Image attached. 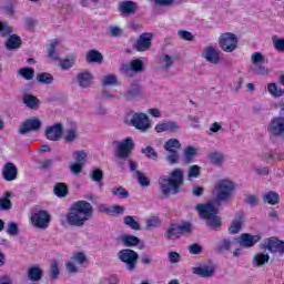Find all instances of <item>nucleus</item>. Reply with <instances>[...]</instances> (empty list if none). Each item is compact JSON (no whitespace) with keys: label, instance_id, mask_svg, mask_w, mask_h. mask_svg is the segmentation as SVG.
Masks as SVG:
<instances>
[{"label":"nucleus","instance_id":"obj_35","mask_svg":"<svg viewBox=\"0 0 284 284\" xmlns=\"http://www.w3.org/2000/svg\"><path fill=\"white\" fill-rule=\"evenodd\" d=\"M264 202L268 203V205H278L281 202V195L274 191H268L264 195Z\"/></svg>","mask_w":284,"mask_h":284},{"label":"nucleus","instance_id":"obj_26","mask_svg":"<svg viewBox=\"0 0 284 284\" xmlns=\"http://www.w3.org/2000/svg\"><path fill=\"white\" fill-rule=\"evenodd\" d=\"M179 123H176L175 121L162 122L155 125V132H158L159 134H161V132L175 133L179 132Z\"/></svg>","mask_w":284,"mask_h":284},{"label":"nucleus","instance_id":"obj_36","mask_svg":"<svg viewBox=\"0 0 284 284\" xmlns=\"http://www.w3.org/2000/svg\"><path fill=\"white\" fill-rule=\"evenodd\" d=\"M22 103L31 110L39 108V99L32 94H26L22 99Z\"/></svg>","mask_w":284,"mask_h":284},{"label":"nucleus","instance_id":"obj_22","mask_svg":"<svg viewBox=\"0 0 284 284\" xmlns=\"http://www.w3.org/2000/svg\"><path fill=\"white\" fill-rule=\"evenodd\" d=\"M258 241H261V235H252L250 233H243L239 237L241 247H254Z\"/></svg>","mask_w":284,"mask_h":284},{"label":"nucleus","instance_id":"obj_45","mask_svg":"<svg viewBox=\"0 0 284 284\" xmlns=\"http://www.w3.org/2000/svg\"><path fill=\"white\" fill-rule=\"evenodd\" d=\"M232 247V242L227 239H223L220 241L219 245L215 247V252L221 254V252H227Z\"/></svg>","mask_w":284,"mask_h":284},{"label":"nucleus","instance_id":"obj_48","mask_svg":"<svg viewBox=\"0 0 284 284\" xmlns=\"http://www.w3.org/2000/svg\"><path fill=\"white\" fill-rule=\"evenodd\" d=\"M161 226V219L159 216H151L146 220V230Z\"/></svg>","mask_w":284,"mask_h":284},{"label":"nucleus","instance_id":"obj_19","mask_svg":"<svg viewBox=\"0 0 284 284\" xmlns=\"http://www.w3.org/2000/svg\"><path fill=\"white\" fill-rule=\"evenodd\" d=\"M121 74L126 77H132L130 72H143V61L135 59L130 62V64H122L120 68Z\"/></svg>","mask_w":284,"mask_h":284},{"label":"nucleus","instance_id":"obj_51","mask_svg":"<svg viewBox=\"0 0 284 284\" xmlns=\"http://www.w3.org/2000/svg\"><path fill=\"white\" fill-rule=\"evenodd\" d=\"M73 156H74L77 163H80L81 165H85L88 154L84 151H75L73 153Z\"/></svg>","mask_w":284,"mask_h":284},{"label":"nucleus","instance_id":"obj_57","mask_svg":"<svg viewBox=\"0 0 284 284\" xmlns=\"http://www.w3.org/2000/svg\"><path fill=\"white\" fill-rule=\"evenodd\" d=\"M169 262L172 264L181 263V254L176 251L169 252Z\"/></svg>","mask_w":284,"mask_h":284},{"label":"nucleus","instance_id":"obj_60","mask_svg":"<svg viewBox=\"0 0 284 284\" xmlns=\"http://www.w3.org/2000/svg\"><path fill=\"white\" fill-rule=\"evenodd\" d=\"M190 254H201L203 252V247L196 243H193L189 246Z\"/></svg>","mask_w":284,"mask_h":284},{"label":"nucleus","instance_id":"obj_56","mask_svg":"<svg viewBox=\"0 0 284 284\" xmlns=\"http://www.w3.org/2000/svg\"><path fill=\"white\" fill-rule=\"evenodd\" d=\"M178 34L180 39H183V41H194V36L190 31L180 30L178 31Z\"/></svg>","mask_w":284,"mask_h":284},{"label":"nucleus","instance_id":"obj_31","mask_svg":"<svg viewBox=\"0 0 284 284\" xmlns=\"http://www.w3.org/2000/svg\"><path fill=\"white\" fill-rule=\"evenodd\" d=\"M78 83L80 88H90V85H92V74H90V72L79 73Z\"/></svg>","mask_w":284,"mask_h":284},{"label":"nucleus","instance_id":"obj_34","mask_svg":"<svg viewBox=\"0 0 284 284\" xmlns=\"http://www.w3.org/2000/svg\"><path fill=\"white\" fill-rule=\"evenodd\" d=\"M121 241L125 247H136L139 243H141V240L134 235H122Z\"/></svg>","mask_w":284,"mask_h":284},{"label":"nucleus","instance_id":"obj_46","mask_svg":"<svg viewBox=\"0 0 284 284\" xmlns=\"http://www.w3.org/2000/svg\"><path fill=\"white\" fill-rule=\"evenodd\" d=\"M90 179L94 183H101L103 181V170L95 169L90 172Z\"/></svg>","mask_w":284,"mask_h":284},{"label":"nucleus","instance_id":"obj_32","mask_svg":"<svg viewBox=\"0 0 284 284\" xmlns=\"http://www.w3.org/2000/svg\"><path fill=\"white\" fill-rule=\"evenodd\" d=\"M141 94V87L138 83L131 84V90H128L124 92V98L126 101H132L133 99H136Z\"/></svg>","mask_w":284,"mask_h":284},{"label":"nucleus","instance_id":"obj_25","mask_svg":"<svg viewBox=\"0 0 284 284\" xmlns=\"http://www.w3.org/2000/svg\"><path fill=\"white\" fill-rule=\"evenodd\" d=\"M63 134V125L61 123H55L45 130V136L49 141H59Z\"/></svg>","mask_w":284,"mask_h":284},{"label":"nucleus","instance_id":"obj_50","mask_svg":"<svg viewBox=\"0 0 284 284\" xmlns=\"http://www.w3.org/2000/svg\"><path fill=\"white\" fill-rule=\"evenodd\" d=\"M209 159L213 165L223 163V154L219 152L210 153Z\"/></svg>","mask_w":284,"mask_h":284},{"label":"nucleus","instance_id":"obj_40","mask_svg":"<svg viewBox=\"0 0 284 284\" xmlns=\"http://www.w3.org/2000/svg\"><path fill=\"white\" fill-rule=\"evenodd\" d=\"M197 151L194 146H186L184 150V161L185 163H192L194 156H196Z\"/></svg>","mask_w":284,"mask_h":284},{"label":"nucleus","instance_id":"obj_4","mask_svg":"<svg viewBox=\"0 0 284 284\" xmlns=\"http://www.w3.org/2000/svg\"><path fill=\"white\" fill-rule=\"evenodd\" d=\"M196 210L201 219L207 221L209 227H211L212 230H219V227H221V217L216 215L219 214V209H216L214 203L209 202L205 204H197Z\"/></svg>","mask_w":284,"mask_h":284},{"label":"nucleus","instance_id":"obj_47","mask_svg":"<svg viewBox=\"0 0 284 284\" xmlns=\"http://www.w3.org/2000/svg\"><path fill=\"white\" fill-rule=\"evenodd\" d=\"M135 175H136V179H138V183L142 187H148L150 185V179L148 176H145V174H143V172L135 171Z\"/></svg>","mask_w":284,"mask_h":284},{"label":"nucleus","instance_id":"obj_1","mask_svg":"<svg viewBox=\"0 0 284 284\" xmlns=\"http://www.w3.org/2000/svg\"><path fill=\"white\" fill-rule=\"evenodd\" d=\"M94 209L92 204L85 200H80L71 204L67 213V223L72 227H83L87 221L92 220Z\"/></svg>","mask_w":284,"mask_h":284},{"label":"nucleus","instance_id":"obj_24","mask_svg":"<svg viewBox=\"0 0 284 284\" xmlns=\"http://www.w3.org/2000/svg\"><path fill=\"white\" fill-rule=\"evenodd\" d=\"M136 10H139V6L136 4V2H134L132 0L122 1L119 4V11L124 17H130V16L134 14V12H136Z\"/></svg>","mask_w":284,"mask_h":284},{"label":"nucleus","instance_id":"obj_53","mask_svg":"<svg viewBox=\"0 0 284 284\" xmlns=\"http://www.w3.org/2000/svg\"><path fill=\"white\" fill-rule=\"evenodd\" d=\"M189 179H199L201 176V166L192 165L187 173Z\"/></svg>","mask_w":284,"mask_h":284},{"label":"nucleus","instance_id":"obj_8","mask_svg":"<svg viewBox=\"0 0 284 284\" xmlns=\"http://www.w3.org/2000/svg\"><path fill=\"white\" fill-rule=\"evenodd\" d=\"M118 257L121 263L125 264L129 272H134V270H136V264L139 263V253H136V251L131 248H122L119 251Z\"/></svg>","mask_w":284,"mask_h":284},{"label":"nucleus","instance_id":"obj_43","mask_svg":"<svg viewBox=\"0 0 284 284\" xmlns=\"http://www.w3.org/2000/svg\"><path fill=\"white\" fill-rule=\"evenodd\" d=\"M37 79L39 83H43L44 85H50L52 81H54V78L52 77V74L48 72L39 73L37 75Z\"/></svg>","mask_w":284,"mask_h":284},{"label":"nucleus","instance_id":"obj_54","mask_svg":"<svg viewBox=\"0 0 284 284\" xmlns=\"http://www.w3.org/2000/svg\"><path fill=\"white\" fill-rule=\"evenodd\" d=\"M72 261L78 263V265H83V263H85V261H88V257L85 256V253L78 252V253L73 254Z\"/></svg>","mask_w":284,"mask_h":284},{"label":"nucleus","instance_id":"obj_49","mask_svg":"<svg viewBox=\"0 0 284 284\" xmlns=\"http://www.w3.org/2000/svg\"><path fill=\"white\" fill-rule=\"evenodd\" d=\"M112 194L118 196L119 199H128L130 196V192H128L123 186H119L116 189H111Z\"/></svg>","mask_w":284,"mask_h":284},{"label":"nucleus","instance_id":"obj_11","mask_svg":"<svg viewBox=\"0 0 284 284\" xmlns=\"http://www.w3.org/2000/svg\"><path fill=\"white\" fill-rule=\"evenodd\" d=\"M219 43L223 52H234L239 48V38L234 33L226 32L220 36Z\"/></svg>","mask_w":284,"mask_h":284},{"label":"nucleus","instance_id":"obj_2","mask_svg":"<svg viewBox=\"0 0 284 284\" xmlns=\"http://www.w3.org/2000/svg\"><path fill=\"white\" fill-rule=\"evenodd\" d=\"M161 192L163 194V199H168L170 194H179L181 192V187H183V170L175 169L170 173V178L162 176L159 180Z\"/></svg>","mask_w":284,"mask_h":284},{"label":"nucleus","instance_id":"obj_33","mask_svg":"<svg viewBox=\"0 0 284 284\" xmlns=\"http://www.w3.org/2000/svg\"><path fill=\"white\" fill-rule=\"evenodd\" d=\"M88 63H103V54L101 52L92 49L87 53Z\"/></svg>","mask_w":284,"mask_h":284},{"label":"nucleus","instance_id":"obj_41","mask_svg":"<svg viewBox=\"0 0 284 284\" xmlns=\"http://www.w3.org/2000/svg\"><path fill=\"white\" fill-rule=\"evenodd\" d=\"M254 263L257 267L265 265V263H270V255L264 253H258L254 256Z\"/></svg>","mask_w":284,"mask_h":284},{"label":"nucleus","instance_id":"obj_7","mask_svg":"<svg viewBox=\"0 0 284 284\" xmlns=\"http://www.w3.org/2000/svg\"><path fill=\"white\" fill-rule=\"evenodd\" d=\"M59 45V40L53 39L48 48V57L52 59V61H59V65L62 70H70V68H74L75 60L74 58L71 59H61L57 54V47Z\"/></svg>","mask_w":284,"mask_h":284},{"label":"nucleus","instance_id":"obj_16","mask_svg":"<svg viewBox=\"0 0 284 284\" xmlns=\"http://www.w3.org/2000/svg\"><path fill=\"white\" fill-rule=\"evenodd\" d=\"M251 61L253 65H256V68L254 69L255 74H258V75L268 74L270 71L267 70V68L263 65V63H265V57L263 55V53L254 52L251 55Z\"/></svg>","mask_w":284,"mask_h":284},{"label":"nucleus","instance_id":"obj_64","mask_svg":"<svg viewBox=\"0 0 284 284\" xmlns=\"http://www.w3.org/2000/svg\"><path fill=\"white\" fill-rule=\"evenodd\" d=\"M81 170H83V164H80V163H73L71 164V172L73 174H81Z\"/></svg>","mask_w":284,"mask_h":284},{"label":"nucleus","instance_id":"obj_14","mask_svg":"<svg viewBox=\"0 0 284 284\" xmlns=\"http://www.w3.org/2000/svg\"><path fill=\"white\" fill-rule=\"evenodd\" d=\"M267 132L271 136H281L282 134H284V118H273L268 123Z\"/></svg>","mask_w":284,"mask_h":284},{"label":"nucleus","instance_id":"obj_42","mask_svg":"<svg viewBox=\"0 0 284 284\" xmlns=\"http://www.w3.org/2000/svg\"><path fill=\"white\" fill-rule=\"evenodd\" d=\"M267 90L272 97H283L284 94V90L278 88L274 82L268 83Z\"/></svg>","mask_w":284,"mask_h":284},{"label":"nucleus","instance_id":"obj_20","mask_svg":"<svg viewBox=\"0 0 284 284\" xmlns=\"http://www.w3.org/2000/svg\"><path fill=\"white\" fill-rule=\"evenodd\" d=\"M19 176V169L12 162H7L2 168V178L4 181L12 182L17 181Z\"/></svg>","mask_w":284,"mask_h":284},{"label":"nucleus","instance_id":"obj_59","mask_svg":"<svg viewBox=\"0 0 284 284\" xmlns=\"http://www.w3.org/2000/svg\"><path fill=\"white\" fill-rule=\"evenodd\" d=\"M12 202L8 197H3L0 200V211L1 210H11Z\"/></svg>","mask_w":284,"mask_h":284},{"label":"nucleus","instance_id":"obj_21","mask_svg":"<svg viewBox=\"0 0 284 284\" xmlns=\"http://www.w3.org/2000/svg\"><path fill=\"white\" fill-rule=\"evenodd\" d=\"M152 33H142L135 43V50L138 52H145L152 48Z\"/></svg>","mask_w":284,"mask_h":284},{"label":"nucleus","instance_id":"obj_52","mask_svg":"<svg viewBox=\"0 0 284 284\" xmlns=\"http://www.w3.org/2000/svg\"><path fill=\"white\" fill-rule=\"evenodd\" d=\"M118 79L114 74L105 75L102 80V85L105 88L108 85H116Z\"/></svg>","mask_w":284,"mask_h":284},{"label":"nucleus","instance_id":"obj_55","mask_svg":"<svg viewBox=\"0 0 284 284\" xmlns=\"http://www.w3.org/2000/svg\"><path fill=\"white\" fill-rule=\"evenodd\" d=\"M7 234H9V236H17V234H19V225L14 222L9 223Z\"/></svg>","mask_w":284,"mask_h":284},{"label":"nucleus","instance_id":"obj_3","mask_svg":"<svg viewBox=\"0 0 284 284\" xmlns=\"http://www.w3.org/2000/svg\"><path fill=\"white\" fill-rule=\"evenodd\" d=\"M215 193V201L217 203H227L234 199V192H236V183L232 180H220L213 189Z\"/></svg>","mask_w":284,"mask_h":284},{"label":"nucleus","instance_id":"obj_30","mask_svg":"<svg viewBox=\"0 0 284 284\" xmlns=\"http://www.w3.org/2000/svg\"><path fill=\"white\" fill-rule=\"evenodd\" d=\"M53 192H54L55 196H58V199H65V196H68V194H70V190L68 189V184H65L63 182H58L53 186Z\"/></svg>","mask_w":284,"mask_h":284},{"label":"nucleus","instance_id":"obj_18","mask_svg":"<svg viewBox=\"0 0 284 284\" xmlns=\"http://www.w3.org/2000/svg\"><path fill=\"white\" fill-rule=\"evenodd\" d=\"M203 58L207 61V63H212L213 65H219V63H221V52L212 45L204 48Z\"/></svg>","mask_w":284,"mask_h":284},{"label":"nucleus","instance_id":"obj_29","mask_svg":"<svg viewBox=\"0 0 284 284\" xmlns=\"http://www.w3.org/2000/svg\"><path fill=\"white\" fill-rule=\"evenodd\" d=\"M27 276L29 281L37 283V281H41V278H43V270L39 266H31L27 272Z\"/></svg>","mask_w":284,"mask_h":284},{"label":"nucleus","instance_id":"obj_39","mask_svg":"<svg viewBox=\"0 0 284 284\" xmlns=\"http://www.w3.org/2000/svg\"><path fill=\"white\" fill-rule=\"evenodd\" d=\"M60 274H61V271L59 270V262L57 260L51 261L50 274H49L50 281H57Z\"/></svg>","mask_w":284,"mask_h":284},{"label":"nucleus","instance_id":"obj_5","mask_svg":"<svg viewBox=\"0 0 284 284\" xmlns=\"http://www.w3.org/2000/svg\"><path fill=\"white\" fill-rule=\"evenodd\" d=\"M14 30L8 22H1L0 21V34L1 37H9L6 42L7 50H19L21 48V37L17 34H12Z\"/></svg>","mask_w":284,"mask_h":284},{"label":"nucleus","instance_id":"obj_62","mask_svg":"<svg viewBox=\"0 0 284 284\" xmlns=\"http://www.w3.org/2000/svg\"><path fill=\"white\" fill-rule=\"evenodd\" d=\"M161 61L163 63H165L164 68L168 70L169 68H172V65L174 64V61L172 60V57H170L169 54H165Z\"/></svg>","mask_w":284,"mask_h":284},{"label":"nucleus","instance_id":"obj_13","mask_svg":"<svg viewBox=\"0 0 284 284\" xmlns=\"http://www.w3.org/2000/svg\"><path fill=\"white\" fill-rule=\"evenodd\" d=\"M41 120L39 118L27 119L19 128V134H28V132H39L41 130Z\"/></svg>","mask_w":284,"mask_h":284},{"label":"nucleus","instance_id":"obj_61","mask_svg":"<svg viewBox=\"0 0 284 284\" xmlns=\"http://www.w3.org/2000/svg\"><path fill=\"white\" fill-rule=\"evenodd\" d=\"M75 139H77V131L72 129L67 131V134L64 136L65 141H68L69 143H72Z\"/></svg>","mask_w":284,"mask_h":284},{"label":"nucleus","instance_id":"obj_12","mask_svg":"<svg viewBox=\"0 0 284 284\" xmlns=\"http://www.w3.org/2000/svg\"><path fill=\"white\" fill-rule=\"evenodd\" d=\"M30 220L34 227H38L39 230H45L49 227L52 217L48 211L40 210L36 213H32Z\"/></svg>","mask_w":284,"mask_h":284},{"label":"nucleus","instance_id":"obj_38","mask_svg":"<svg viewBox=\"0 0 284 284\" xmlns=\"http://www.w3.org/2000/svg\"><path fill=\"white\" fill-rule=\"evenodd\" d=\"M18 74L26 79V81H32L34 79V69L30 67H23L19 69Z\"/></svg>","mask_w":284,"mask_h":284},{"label":"nucleus","instance_id":"obj_17","mask_svg":"<svg viewBox=\"0 0 284 284\" xmlns=\"http://www.w3.org/2000/svg\"><path fill=\"white\" fill-rule=\"evenodd\" d=\"M266 250L271 252V254H284V241L278 240L276 236L268 237L266 241Z\"/></svg>","mask_w":284,"mask_h":284},{"label":"nucleus","instance_id":"obj_6","mask_svg":"<svg viewBox=\"0 0 284 284\" xmlns=\"http://www.w3.org/2000/svg\"><path fill=\"white\" fill-rule=\"evenodd\" d=\"M132 150H134V141L132 138H126L121 142H116L115 156L120 159V161H118V165L123 168V161L130 158Z\"/></svg>","mask_w":284,"mask_h":284},{"label":"nucleus","instance_id":"obj_9","mask_svg":"<svg viewBox=\"0 0 284 284\" xmlns=\"http://www.w3.org/2000/svg\"><path fill=\"white\" fill-rule=\"evenodd\" d=\"M190 232H192V224L190 222H182L181 225L172 223L166 230L165 239L176 241V239H181L183 234H190Z\"/></svg>","mask_w":284,"mask_h":284},{"label":"nucleus","instance_id":"obj_10","mask_svg":"<svg viewBox=\"0 0 284 284\" xmlns=\"http://www.w3.org/2000/svg\"><path fill=\"white\" fill-rule=\"evenodd\" d=\"M164 150L169 153V155H166L169 164L176 165V163H179V150H181V142L171 138L164 143Z\"/></svg>","mask_w":284,"mask_h":284},{"label":"nucleus","instance_id":"obj_58","mask_svg":"<svg viewBox=\"0 0 284 284\" xmlns=\"http://www.w3.org/2000/svg\"><path fill=\"white\" fill-rule=\"evenodd\" d=\"M273 45L277 52H284V38L274 39Z\"/></svg>","mask_w":284,"mask_h":284},{"label":"nucleus","instance_id":"obj_15","mask_svg":"<svg viewBox=\"0 0 284 284\" xmlns=\"http://www.w3.org/2000/svg\"><path fill=\"white\" fill-rule=\"evenodd\" d=\"M131 125L141 132H145L150 128V118L145 113H135L131 120Z\"/></svg>","mask_w":284,"mask_h":284},{"label":"nucleus","instance_id":"obj_23","mask_svg":"<svg viewBox=\"0 0 284 284\" xmlns=\"http://www.w3.org/2000/svg\"><path fill=\"white\" fill-rule=\"evenodd\" d=\"M98 211L102 214H108V216H119V214L125 212V207L121 205L108 206V204H100Z\"/></svg>","mask_w":284,"mask_h":284},{"label":"nucleus","instance_id":"obj_63","mask_svg":"<svg viewBox=\"0 0 284 284\" xmlns=\"http://www.w3.org/2000/svg\"><path fill=\"white\" fill-rule=\"evenodd\" d=\"M65 267H67V272H69L70 274H77V272H79V268L72 262H67Z\"/></svg>","mask_w":284,"mask_h":284},{"label":"nucleus","instance_id":"obj_37","mask_svg":"<svg viewBox=\"0 0 284 284\" xmlns=\"http://www.w3.org/2000/svg\"><path fill=\"white\" fill-rule=\"evenodd\" d=\"M123 223L124 225H126V227H130V230H134L135 232L141 230V224L136 220H134V216L132 215L124 216Z\"/></svg>","mask_w":284,"mask_h":284},{"label":"nucleus","instance_id":"obj_44","mask_svg":"<svg viewBox=\"0 0 284 284\" xmlns=\"http://www.w3.org/2000/svg\"><path fill=\"white\" fill-rule=\"evenodd\" d=\"M141 153L144 154L146 159H151L152 161H156V159H159V153H156V150L150 145L142 149Z\"/></svg>","mask_w":284,"mask_h":284},{"label":"nucleus","instance_id":"obj_28","mask_svg":"<svg viewBox=\"0 0 284 284\" xmlns=\"http://www.w3.org/2000/svg\"><path fill=\"white\" fill-rule=\"evenodd\" d=\"M243 211L237 212L235 220L229 227L230 234H239L241 232V227H243V219H244Z\"/></svg>","mask_w":284,"mask_h":284},{"label":"nucleus","instance_id":"obj_27","mask_svg":"<svg viewBox=\"0 0 284 284\" xmlns=\"http://www.w3.org/2000/svg\"><path fill=\"white\" fill-rule=\"evenodd\" d=\"M214 272H216V267L214 266H197L193 267V274L197 276H202V278H212L214 276Z\"/></svg>","mask_w":284,"mask_h":284}]
</instances>
